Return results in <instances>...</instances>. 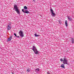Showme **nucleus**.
Here are the masks:
<instances>
[{
	"instance_id": "1",
	"label": "nucleus",
	"mask_w": 74,
	"mask_h": 74,
	"mask_svg": "<svg viewBox=\"0 0 74 74\" xmlns=\"http://www.w3.org/2000/svg\"><path fill=\"white\" fill-rule=\"evenodd\" d=\"M14 9H15V11L16 12L17 14H19V11L18 10V7L16 5H14Z\"/></svg>"
},
{
	"instance_id": "11",
	"label": "nucleus",
	"mask_w": 74,
	"mask_h": 74,
	"mask_svg": "<svg viewBox=\"0 0 74 74\" xmlns=\"http://www.w3.org/2000/svg\"><path fill=\"white\" fill-rule=\"evenodd\" d=\"M67 22H67V20H66L65 22V24L66 25V27L67 26V25H68Z\"/></svg>"
},
{
	"instance_id": "3",
	"label": "nucleus",
	"mask_w": 74,
	"mask_h": 74,
	"mask_svg": "<svg viewBox=\"0 0 74 74\" xmlns=\"http://www.w3.org/2000/svg\"><path fill=\"white\" fill-rule=\"evenodd\" d=\"M68 62L66 58H64L63 60V63L64 64H68Z\"/></svg>"
},
{
	"instance_id": "14",
	"label": "nucleus",
	"mask_w": 74,
	"mask_h": 74,
	"mask_svg": "<svg viewBox=\"0 0 74 74\" xmlns=\"http://www.w3.org/2000/svg\"><path fill=\"white\" fill-rule=\"evenodd\" d=\"M27 71L28 72H29V71H30V69H27Z\"/></svg>"
},
{
	"instance_id": "4",
	"label": "nucleus",
	"mask_w": 74,
	"mask_h": 74,
	"mask_svg": "<svg viewBox=\"0 0 74 74\" xmlns=\"http://www.w3.org/2000/svg\"><path fill=\"white\" fill-rule=\"evenodd\" d=\"M19 34L21 37H24V35H23V32L21 30H20L19 32Z\"/></svg>"
},
{
	"instance_id": "17",
	"label": "nucleus",
	"mask_w": 74,
	"mask_h": 74,
	"mask_svg": "<svg viewBox=\"0 0 74 74\" xmlns=\"http://www.w3.org/2000/svg\"><path fill=\"white\" fill-rule=\"evenodd\" d=\"M61 62H63V59L62 58L60 59Z\"/></svg>"
},
{
	"instance_id": "10",
	"label": "nucleus",
	"mask_w": 74,
	"mask_h": 74,
	"mask_svg": "<svg viewBox=\"0 0 74 74\" xmlns=\"http://www.w3.org/2000/svg\"><path fill=\"white\" fill-rule=\"evenodd\" d=\"M60 67H62V68H63V69H65V68L64 64H62L60 66Z\"/></svg>"
},
{
	"instance_id": "20",
	"label": "nucleus",
	"mask_w": 74,
	"mask_h": 74,
	"mask_svg": "<svg viewBox=\"0 0 74 74\" xmlns=\"http://www.w3.org/2000/svg\"><path fill=\"white\" fill-rule=\"evenodd\" d=\"M16 37H18V38H19V36H16Z\"/></svg>"
},
{
	"instance_id": "7",
	"label": "nucleus",
	"mask_w": 74,
	"mask_h": 74,
	"mask_svg": "<svg viewBox=\"0 0 74 74\" xmlns=\"http://www.w3.org/2000/svg\"><path fill=\"white\" fill-rule=\"evenodd\" d=\"M51 13L52 14V15H53V16L54 17L55 16V15L56 14L55 13H53V10H52V9H51Z\"/></svg>"
},
{
	"instance_id": "19",
	"label": "nucleus",
	"mask_w": 74,
	"mask_h": 74,
	"mask_svg": "<svg viewBox=\"0 0 74 74\" xmlns=\"http://www.w3.org/2000/svg\"><path fill=\"white\" fill-rule=\"evenodd\" d=\"M47 74H50V73H49V72H47Z\"/></svg>"
},
{
	"instance_id": "13",
	"label": "nucleus",
	"mask_w": 74,
	"mask_h": 74,
	"mask_svg": "<svg viewBox=\"0 0 74 74\" xmlns=\"http://www.w3.org/2000/svg\"><path fill=\"white\" fill-rule=\"evenodd\" d=\"M35 37H38V36H39V35H37V34H35Z\"/></svg>"
},
{
	"instance_id": "2",
	"label": "nucleus",
	"mask_w": 74,
	"mask_h": 74,
	"mask_svg": "<svg viewBox=\"0 0 74 74\" xmlns=\"http://www.w3.org/2000/svg\"><path fill=\"white\" fill-rule=\"evenodd\" d=\"M32 50H33V51H34L35 54H38V51H37V50L36 49V47H34V46H33Z\"/></svg>"
},
{
	"instance_id": "6",
	"label": "nucleus",
	"mask_w": 74,
	"mask_h": 74,
	"mask_svg": "<svg viewBox=\"0 0 74 74\" xmlns=\"http://www.w3.org/2000/svg\"><path fill=\"white\" fill-rule=\"evenodd\" d=\"M7 28L8 30H10L11 29V25H8V26L7 27Z\"/></svg>"
},
{
	"instance_id": "12",
	"label": "nucleus",
	"mask_w": 74,
	"mask_h": 74,
	"mask_svg": "<svg viewBox=\"0 0 74 74\" xmlns=\"http://www.w3.org/2000/svg\"><path fill=\"white\" fill-rule=\"evenodd\" d=\"M24 9H25V10H27V7L26 6H24Z\"/></svg>"
},
{
	"instance_id": "18",
	"label": "nucleus",
	"mask_w": 74,
	"mask_h": 74,
	"mask_svg": "<svg viewBox=\"0 0 74 74\" xmlns=\"http://www.w3.org/2000/svg\"><path fill=\"white\" fill-rule=\"evenodd\" d=\"M14 36H15V37H16V34L15 33H14Z\"/></svg>"
},
{
	"instance_id": "5",
	"label": "nucleus",
	"mask_w": 74,
	"mask_h": 74,
	"mask_svg": "<svg viewBox=\"0 0 74 74\" xmlns=\"http://www.w3.org/2000/svg\"><path fill=\"white\" fill-rule=\"evenodd\" d=\"M22 11L24 13H25V14H29V12L26 10H24V9H22Z\"/></svg>"
},
{
	"instance_id": "21",
	"label": "nucleus",
	"mask_w": 74,
	"mask_h": 74,
	"mask_svg": "<svg viewBox=\"0 0 74 74\" xmlns=\"http://www.w3.org/2000/svg\"><path fill=\"white\" fill-rule=\"evenodd\" d=\"M59 23H60V21H59Z\"/></svg>"
},
{
	"instance_id": "16",
	"label": "nucleus",
	"mask_w": 74,
	"mask_h": 74,
	"mask_svg": "<svg viewBox=\"0 0 74 74\" xmlns=\"http://www.w3.org/2000/svg\"><path fill=\"white\" fill-rule=\"evenodd\" d=\"M72 42L73 44H74V40H73V38H72Z\"/></svg>"
},
{
	"instance_id": "9",
	"label": "nucleus",
	"mask_w": 74,
	"mask_h": 74,
	"mask_svg": "<svg viewBox=\"0 0 74 74\" xmlns=\"http://www.w3.org/2000/svg\"><path fill=\"white\" fill-rule=\"evenodd\" d=\"M12 39V36H11L8 39V41H11Z\"/></svg>"
},
{
	"instance_id": "8",
	"label": "nucleus",
	"mask_w": 74,
	"mask_h": 74,
	"mask_svg": "<svg viewBox=\"0 0 74 74\" xmlns=\"http://www.w3.org/2000/svg\"><path fill=\"white\" fill-rule=\"evenodd\" d=\"M68 18L69 21H72V18H71V16H68Z\"/></svg>"
},
{
	"instance_id": "15",
	"label": "nucleus",
	"mask_w": 74,
	"mask_h": 74,
	"mask_svg": "<svg viewBox=\"0 0 74 74\" xmlns=\"http://www.w3.org/2000/svg\"><path fill=\"white\" fill-rule=\"evenodd\" d=\"M35 71H39V69H36Z\"/></svg>"
}]
</instances>
